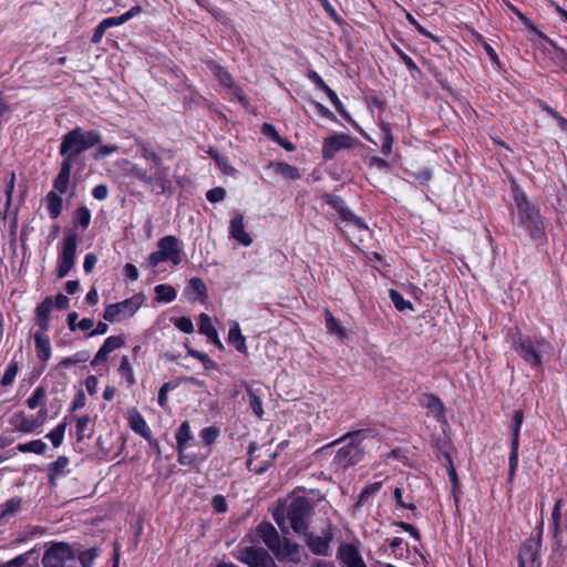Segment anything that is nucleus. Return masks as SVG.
<instances>
[{
  "instance_id": "nucleus-1",
  "label": "nucleus",
  "mask_w": 567,
  "mask_h": 567,
  "mask_svg": "<svg viewBox=\"0 0 567 567\" xmlns=\"http://www.w3.org/2000/svg\"><path fill=\"white\" fill-rule=\"evenodd\" d=\"M507 341L519 358L537 372L543 371L544 362L554 353V347L548 340L524 334L519 329H509Z\"/></svg>"
},
{
  "instance_id": "nucleus-2",
  "label": "nucleus",
  "mask_w": 567,
  "mask_h": 567,
  "mask_svg": "<svg viewBox=\"0 0 567 567\" xmlns=\"http://www.w3.org/2000/svg\"><path fill=\"white\" fill-rule=\"evenodd\" d=\"M102 143V135L95 130H83L79 126L62 136L59 153L63 161L74 165L78 157L85 151Z\"/></svg>"
},
{
  "instance_id": "nucleus-3",
  "label": "nucleus",
  "mask_w": 567,
  "mask_h": 567,
  "mask_svg": "<svg viewBox=\"0 0 567 567\" xmlns=\"http://www.w3.org/2000/svg\"><path fill=\"white\" fill-rule=\"evenodd\" d=\"M372 430H358L348 432L342 437L336 440L334 442L326 445L323 449H328L332 445H337L342 442H347L343 446H341L333 458V464L338 468H348L358 464L364 454V450L361 446L363 440L372 436Z\"/></svg>"
},
{
  "instance_id": "nucleus-4",
  "label": "nucleus",
  "mask_w": 567,
  "mask_h": 567,
  "mask_svg": "<svg viewBox=\"0 0 567 567\" xmlns=\"http://www.w3.org/2000/svg\"><path fill=\"white\" fill-rule=\"evenodd\" d=\"M257 536L280 561L297 564L300 561V546L287 538H281L271 523L264 522L256 529Z\"/></svg>"
},
{
  "instance_id": "nucleus-5",
  "label": "nucleus",
  "mask_w": 567,
  "mask_h": 567,
  "mask_svg": "<svg viewBox=\"0 0 567 567\" xmlns=\"http://www.w3.org/2000/svg\"><path fill=\"white\" fill-rule=\"evenodd\" d=\"M514 202L517 209L518 224L522 225L533 239L544 236V223L536 204L528 200L523 190L514 192Z\"/></svg>"
},
{
  "instance_id": "nucleus-6",
  "label": "nucleus",
  "mask_w": 567,
  "mask_h": 567,
  "mask_svg": "<svg viewBox=\"0 0 567 567\" xmlns=\"http://www.w3.org/2000/svg\"><path fill=\"white\" fill-rule=\"evenodd\" d=\"M44 567H79L75 550L66 543L51 545L42 557Z\"/></svg>"
},
{
  "instance_id": "nucleus-7",
  "label": "nucleus",
  "mask_w": 567,
  "mask_h": 567,
  "mask_svg": "<svg viewBox=\"0 0 567 567\" xmlns=\"http://www.w3.org/2000/svg\"><path fill=\"white\" fill-rule=\"evenodd\" d=\"M144 300L143 293H135L121 302L111 303L105 307L103 318L110 322H120L131 318L142 307Z\"/></svg>"
},
{
  "instance_id": "nucleus-8",
  "label": "nucleus",
  "mask_w": 567,
  "mask_h": 567,
  "mask_svg": "<svg viewBox=\"0 0 567 567\" xmlns=\"http://www.w3.org/2000/svg\"><path fill=\"white\" fill-rule=\"evenodd\" d=\"M543 537V524L535 535H530L520 546L518 554L519 567H540V548Z\"/></svg>"
},
{
  "instance_id": "nucleus-9",
  "label": "nucleus",
  "mask_w": 567,
  "mask_h": 567,
  "mask_svg": "<svg viewBox=\"0 0 567 567\" xmlns=\"http://www.w3.org/2000/svg\"><path fill=\"white\" fill-rule=\"evenodd\" d=\"M311 514L310 503L305 498L293 499L287 508V518L297 534L308 530V517Z\"/></svg>"
},
{
  "instance_id": "nucleus-10",
  "label": "nucleus",
  "mask_w": 567,
  "mask_h": 567,
  "mask_svg": "<svg viewBox=\"0 0 567 567\" xmlns=\"http://www.w3.org/2000/svg\"><path fill=\"white\" fill-rule=\"evenodd\" d=\"M78 236L68 233L63 238L62 251L58 259V277L64 278L75 264Z\"/></svg>"
},
{
  "instance_id": "nucleus-11",
  "label": "nucleus",
  "mask_w": 567,
  "mask_h": 567,
  "mask_svg": "<svg viewBox=\"0 0 567 567\" xmlns=\"http://www.w3.org/2000/svg\"><path fill=\"white\" fill-rule=\"evenodd\" d=\"M238 559L249 567H277L272 557L261 547L249 546L240 549Z\"/></svg>"
},
{
  "instance_id": "nucleus-12",
  "label": "nucleus",
  "mask_w": 567,
  "mask_h": 567,
  "mask_svg": "<svg viewBox=\"0 0 567 567\" xmlns=\"http://www.w3.org/2000/svg\"><path fill=\"white\" fill-rule=\"evenodd\" d=\"M303 535L306 536V544L312 554L318 556L330 555V544L333 538L331 528L322 530L320 536L308 532Z\"/></svg>"
},
{
  "instance_id": "nucleus-13",
  "label": "nucleus",
  "mask_w": 567,
  "mask_h": 567,
  "mask_svg": "<svg viewBox=\"0 0 567 567\" xmlns=\"http://www.w3.org/2000/svg\"><path fill=\"white\" fill-rule=\"evenodd\" d=\"M337 559L343 567H367L359 547L351 543H342L339 546Z\"/></svg>"
},
{
  "instance_id": "nucleus-14",
  "label": "nucleus",
  "mask_w": 567,
  "mask_h": 567,
  "mask_svg": "<svg viewBox=\"0 0 567 567\" xmlns=\"http://www.w3.org/2000/svg\"><path fill=\"white\" fill-rule=\"evenodd\" d=\"M353 138L348 134H336L324 140L322 145V156L326 159L334 157L336 153L342 148H352Z\"/></svg>"
},
{
  "instance_id": "nucleus-15",
  "label": "nucleus",
  "mask_w": 567,
  "mask_h": 567,
  "mask_svg": "<svg viewBox=\"0 0 567 567\" xmlns=\"http://www.w3.org/2000/svg\"><path fill=\"white\" fill-rule=\"evenodd\" d=\"M158 249L163 252L166 258L174 265H178L182 261V248L179 239L176 236L167 235L161 238L157 243Z\"/></svg>"
},
{
  "instance_id": "nucleus-16",
  "label": "nucleus",
  "mask_w": 567,
  "mask_h": 567,
  "mask_svg": "<svg viewBox=\"0 0 567 567\" xmlns=\"http://www.w3.org/2000/svg\"><path fill=\"white\" fill-rule=\"evenodd\" d=\"M169 168L167 166H157L155 172L151 174V183L147 185L152 186V190L157 194H164L172 189V182L168 177Z\"/></svg>"
},
{
  "instance_id": "nucleus-17",
  "label": "nucleus",
  "mask_w": 567,
  "mask_h": 567,
  "mask_svg": "<svg viewBox=\"0 0 567 567\" xmlns=\"http://www.w3.org/2000/svg\"><path fill=\"white\" fill-rule=\"evenodd\" d=\"M229 236L237 240L243 246H250L252 239L250 235L245 230L244 216L240 213H236L230 220Z\"/></svg>"
},
{
  "instance_id": "nucleus-18",
  "label": "nucleus",
  "mask_w": 567,
  "mask_h": 567,
  "mask_svg": "<svg viewBox=\"0 0 567 567\" xmlns=\"http://www.w3.org/2000/svg\"><path fill=\"white\" fill-rule=\"evenodd\" d=\"M123 344H124L123 337H121V336L109 337L104 341L102 347L99 349V351L96 352V354H95L94 359L92 360L91 364L95 365V364L104 362L107 359V355L112 351L121 348Z\"/></svg>"
},
{
  "instance_id": "nucleus-19",
  "label": "nucleus",
  "mask_w": 567,
  "mask_h": 567,
  "mask_svg": "<svg viewBox=\"0 0 567 567\" xmlns=\"http://www.w3.org/2000/svg\"><path fill=\"white\" fill-rule=\"evenodd\" d=\"M70 460L66 456H59L54 462L48 466L49 483L51 486H56V480L66 473V467Z\"/></svg>"
},
{
  "instance_id": "nucleus-20",
  "label": "nucleus",
  "mask_w": 567,
  "mask_h": 567,
  "mask_svg": "<svg viewBox=\"0 0 567 567\" xmlns=\"http://www.w3.org/2000/svg\"><path fill=\"white\" fill-rule=\"evenodd\" d=\"M72 166V164H69V161H62L61 163L60 172L53 182L54 189L60 194H64L68 190Z\"/></svg>"
},
{
  "instance_id": "nucleus-21",
  "label": "nucleus",
  "mask_w": 567,
  "mask_h": 567,
  "mask_svg": "<svg viewBox=\"0 0 567 567\" xmlns=\"http://www.w3.org/2000/svg\"><path fill=\"white\" fill-rule=\"evenodd\" d=\"M186 293L193 300L204 301L207 298V287L200 278H192L188 281Z\"/></svg>"
},
{
  "instance_id": "nucleus-22",
  "label": "nucleus",
  "mask_w": 567,
  "mask_h": 567,
  "mask_svg": "<svg viewBox=\"0 0 567 567\" xmlns=\"http://www.w3.org/2000/svg\"><path fill=\"white\" fill-rule=\"evenodd\" d=\"M128 422H130L131 429L135 433L142 435L145 439L150 437L151 430L147 426L144 417L141 415L140 412H137L136 410L131 411L130 416H128Z\"/></svg>"
},
{
  "instance_id": "nucleus-23",
  "label": "nucleus",
  "mask_w": 567,
  "mask_h": 567,
  "mask_svg": "<svg viewBox=\"0 0 567 567\" xmlns=\"http://www.w3.org/2000/svg\"><path fill=\"white\" fill-rule=\"evenodd\" d=\"M37 355L41 361H48L51 357L50 339L43 332L34 334Z\"/></svg>"
},
{
  "instance_id": "nucleus-24",
  "label": "nucleus",
  "mask_w": 567,
  "mask_h": 567,
  "mask_svg": "<svg viewBox=\"0 0 567 567\" xmlns=\"http://www.w3.org/2000/svg\"><path fill=\"white\" fill-rule=\"evenodd\" d=\"M269 167H271L277 175L282 176L287 181H295L300 178L299 169L288 163H270Z\"/></svg>"
},
{
  "instance_id": "nucleus-25",
  "label": "nucleus",
  "mask_w": 567,
  "mask_h": 567,
  "mask_svg": "<svg viewBox=\"0 0 567 567\" xmlns=\"http://www.w3.org/2000/svg\"><path fill=\"white\" fill-rule=\"evenodd\" d=\"M136 144L140 148L141 156L152 162L155 167L161 166L163 164V158L159 154L155 152V150L152 147V145L145 141L137 140Z\"/></svg>"
},
{
  "instance_id": "nucleus-26",
  "label": "nucleus",
  "mask_w": 567,
  "mask_h": 567,
  "mask_svg": "<svg viewBox=\"0 0 567 567\" xmlns=\"http://www.w3.org/2000/svg\"><path fill=\"white\" fill-rule=\"evenodd\" d=\"M53 302L51 298H45L35 309L38 317V324L45 331L49 328V316L52 310Z\"/></svg>"
},
{
  "instance_id": "nucleus-27",
  "label": "nucleus",
  "mask_w": 567,
  "mask_h": 567,
  "mask_svg": "<svg viewBox=\"0 0 567 567\" xmlns=\"http://www.w3.org/2000/svg\"><path fill=\"white\" fill-rule=\"evenodd\" d=\"M420 404L426 408L435 416H440L444 412L442 401L433 394H422L420 398Z\"/></svg>"
},
{
  "instance_id": "nucleus-28",
  "label": "nucleus",
  "mask_w": 567,
  "mask_h": 567,
  "mask_svg": "<svg viewBox=\"0 0 567 567\" xmlns=\"http://www.w3.org/2000/svg\"><path fill=\"white\" fill-rule=\"evenodd\" d=\"M228 342L233 344L237 351L239 352H246V339L241 334L239 324L237 322H234L228 332Z\"/></svg>"
},
{
  "instance_id": "nucleus-29",
  "label": "nucleus",
  "mask_w": 567,
  "mask_h": 567,
  "mask_svg": "<svg viewBox=\"0 0 567 567\" xmlns=\"http://www.w3.org/2000/svg\"><path fill=\"white\" fill-rule=\"evenodd\" d=\"M45 202L50 217L52 219L58 218L62 212V197L56 192L51 190L48 193Z\"/></svg>"
},
{
  "instance_id": "nucleus-30",
  "label": "nucleus",
  "mask_w": 567,
  "mask_h": 567,
  "mask_svg": "<svg viewBox=\"0 0 567 567\" xmlns=\"http://www.w3.org/2000/svg\"><path fill=\"white\" fill-rule=\"evenodd\" d=\"M175 437H176L178 450H184L185 445L194 439L188 421H184L179 425V427L176 431Z\"/></svg>"
},
{
  "instance_id": "nucleus-31",
  "label": "nucleus",
  "mask_w": 567,
  "mask_h": 567,
  "mask_svg": "<svg viewBox=\"0 0 567 567\" xmlns=\"http://www.w3.org/2000/svg\"><path fill=\"white\" fill-rule=\"evenodd\" d=\"M17 450L22 453L42 454L47 450V444L42 440H33L17 445Z\"/></svg>"
},
{
  "instance_id": "nucleus-32",
  "label": "nucleus",
  "mask_w": 567,
  "mask_h": 567,
  "mask_svg": "<svg viewBox=\"0 0 567 567\" xmlns=\"http://www.w3.org/2000/svg\"><path fill=\"white\" fill-rule=\"evenodd\" d=\"M157 301L172 302L176 298V290L169 285H157L155 287Z\"/></svg>"
},
{
  "instance_id": "nucleus-33",
  "label": "nucleus",
  "mask_w": 567,
  "mask_h": 567,
  "mask_svg": "<svg viewBox=\"0 0 567 567\" xmlns=\"http://www.w3.org/2000/svg\"><path fill=\"white\" fill-rule=\"evenodd\" d=\"M45 415H47V411L45 410H41L39 412V416L41 417V422H38L37 420H33V419H27V417L22 416L21 422L18 424L17 427L21 432L30 433V432H32L35 427H38L43 422V420L45 419Z\"/></svg>"
},
{
  "instance_id": "nucleus-34",
  "label": "nucleus",
  "mask_w": 567,
  "mask_h": 567,
  "mask_svg": "<svg viewBox=\"0 0 567 567\" xmlns=\"http://www.w3.org/2000/svg\"><path fill=\"white\" fill-rule=\"evenodd\" d=\"M524 414L522 410H516L513 414V435L511 445H519V431L523 424Z\"/></svg>"
},
{
  "instance_id": "nucleus-35",
  "label": "nucleus",
  "mask_w": 567,
  "mask_h": 567,
  "mask_svg": "<svg viewBox=\"0 0 567 567\" xmlns=\"http://www.w3.org/2000/svg\"><path fill=\"white\" fill-rule=\"evenodd\" d=\"M381 141H382L381 152H382V154L388 156L392 151V143H393V136H392L389 125L384 124L381 126Z\"/></svg>"
},
{
  "instance_id": "nucleus-36",
  "label": "nucleus",
  "mask_w": 567,
  "mask_h": 567,
  "mask_svg": "<svg viewBox=\"0 0 567 567\" xmlns=\"http://www.w3.org/2000/svg\"><path fill=\"white\" fill-rule=\"evenodd\" d=\"M91 221V212L86 206L79 207L74 213V223L86 229Z\"/></svg>"
},
{
  "instance_id": "nucleus-37",
  "label": "nucleus",
  "mask_w": 567,
  "mask_h": 567,
  "mask_svg": "<svg viewBox=\"0 0 567 567\" xmlns=\"http://www.w3.org/2000/svg\"><path fill=\"white\" fill-rule=\"evenodd\" d=\"M276 456H277L276 453L269 454V460L262 462L261 464H255L254 460L249 458L247 461V468L257 475H261L268 470V467L271 465V463L274 462Z\"/></svg>"
},
{
  "instance_id": "nucleus-38",
  "label": "nucleus",
  "mask_w": 567,
  "mask_h": 567,
  "mask_svg": "<svg viewBox=\"0 0 567 567\" xmlns=\"http://www.w3.org/2000/svg\"><path fill=\"white\" fill-rule=\"evenodd\" d=\"M97 555L96 548H89L76 554L79 560V567H91Z\"/></svg>"
},
{
  "instance_id": "nucleus-39",
  "label": "nucleus",
  "mask_w": 567,
  "mask_h": 567,
  "mask_svg": "<svg viewBox=\"0 0 567 567\" xmlns=\"http://www.w3.org/2000/svg\"><path fill=\"white\" fill-rule=\"evenodd\" d=\"M45 403V390L42 386H38L32 395L27 400V404L31 410L37 409Z\"/></svg>"
},
{
  "instance_id": "nucleus-40",
  "label": "nucleus",
  "mask_w": 567,
  "mask_h": 567,
  "mask_svg": "<svg viewBox=\"0 0 567 567\" xmlns=\"http://www.w3.org/2000/svg\"><path fill=\"white\" fill-rule=\"evenodd\" d=\"M389 296H390V299L393 302L394 307L399 311H404L406 309H410V310L413 309L412 303L410 301L405 300L399 291L391 289L389 292Z\"/></svg>"
},
{
  "instance_id": "nucleus-41",
  "label": "nucleus",
  "mask_w": 567,
  "mask_h": 567,
  "mask_svg": "<svg viewBox=\"0 0 567 567\" xmlns=\"http://www.w3.org/2000/svg\"><path fill=\"white\" fill-rule=\"evenodd\" d=\"M66 429V423L62 422L59 425H56L50 433L47 435L54 447H58L62 444L64 433Z\"/></svg>"
},
{
  "instance_id": "nucleus-42",
  "label": "nucleus",
  "mask_w": 567,
  "mask_h": 567,
  "mask_svg": "<svg viewBox=\"0 0 567 567\" xmlns=\"http://www.w3.org/2000/svg\"><path fill=\"white\" fill-rule=\"evenodd\" d=\"M118 372L124 377L130 385L135 383L134 373L128 360V357L123 355L121 359Z\"/></svg>"
},
{
  "instance_id": "nucleus-43",
  "label": "nucleus",
  "mask_w": 567,
  "mask_h": 567,
  "mask_svg": "<svg viewBox=\"0 0 567 567\" xmlns=\"http://www.w3.org/2000/svg\"><path fill=\"white\" fill-rule=\"evenodd\" d=\"M382 487V482H374L367 485L360 493L358 504H364L372 495L377 494Z\"/></svg>"
},
{
  "instance_id": "nucleus-44",
  "label": "nucleus",
  "mask_w": 567,
  "mask_h": 567,
  "mask_svg": "<svg viewBox=\"0 0 567 567\" xmlns=\"http://www.w3.org/2000/svg\"><path fill=\"white\" fill-rule=\"evenodd\" d=\"M340 215V218L344 221H349V223H352L357 228L359 229H365L367 226L365 224L363 223V220L355 216L350 209H348L347 207L339 213Z\"/></svg>"
},
{
  "instance_id": "nucleus-45",
  "label": "nucleus",
  "mask_w": 567,
  "mask_h": 567,
  "mask_svg": "<svg viewBox=\"0 0 567 567\" xmlns=\"http://www.w3.org/2000/svg\"><path fill=\"white\" fill-rule=\"evenodd\" d=\"M128 175L143 182L144 184L151 183V174L137 164H133L128 169Z\"/></svg>"
},
{
  "instance_id": "nucleus-46",
  "label": "nucleus",
  "mask_w": 567,
  "mask_h": 567,
  "mask_svg": "<svg viewBox=\"0 0 567 567\" xmlns=\"http://www.w3.org/2000/svg\"><path fill=\"white\" fill-rule=\"evenodd\" d=\"M96 150L92 154L94 159L104 158L111 154L117 153L118 147L116 145H102L101 143L96 145Z\"/></svg>"
},
{
  "instance_id": "nucleus-47",
  "label": "nucleus",
  "mask_w": 567,
  "mask_h": 567,
  "mask_svg": "<svg viewBox=\"0 0 567 567\" xmlns=\"http://www.w3.org/2000/svg\"><path fill=\"white\" fill-rule=\"evenodd\" d=\"M21 498L14 497L3 504L2 516L14 515L21 508Z\"/></svg>"
},
{
  "instance_id": "nucleus-48",
  "label": "nucleus",
  "mask_w": 567,
  "mask_h": 567,
  "mask_svg": "<svg viewBox=\"0 0 567 567\" xmlns=\"http://www.w3.org/2000/svg\"><path fill=\"white\" fill-rule=\"evenodd\" d=\"M248 395H249V404L252 410V412L258 416L261 417L262 415V403L260 398L251 390L248 389Z\"/></svg>"
},
{
  "instance_id": "nucleus-49",
  "label": "nucleus",
  "mask_w": 567,
  "mask_h": 567,
  "mask_svg": "<svg viewBox=\"0 0 567 567\" xmlns=\"http://www.w3.org/2000/svg\"><path fill=\"white\" fill-rule=\"evenodd\" d=\"M215 330L212 319L206 313H200L198 318V331L202 334H206Z\"/></svg>"
},
{
  "instance_id": "nucleus-50",
  "label": "nucleus",
  "mask_w": 567,
  "mask_h": 567,
  "mask_svg": "<svg viewBox=\"0 0 567 567\" xmlns=\"http://www.w3.org/2000/svg\"><path fill=\"white\" fill-rule=\"evenodd\" d=\"M218 434H219L218 429H216L214 426H208L200 431V437L205 442L206 445L213 444L216 441Z\"/></svg>"
},
{
  "instance_id": "nucleus-51",
  "label": "nucleus",
  "mask_w": 567,
  "mask_h": 567,
  "mask_svg": "<svg viewBox=\"0 0 567 567\" xmlns=\"http://www.w3.org/2000/svg\"><path fill=\"white\" fill-rule=\"evenodd\" d=\"M174 326L185 333H192L194 331L193 321L188 317H179L175 319Z\"/></svg>"
},
{
  "instance_id": "nucleus-52",
  "label": "nucleus",
  "mask_w": 567,
  "mask_h": 567,
  "mask_svg": "<svg viewBox=\"0 0 567 567\" xmlns=\"http://www.w3.org/2000/svg\"><path fill=\"white\" fill-rule=\"evenodd\" d=\"M17 373H18V365H17V363H11L7 368V370H6V372H4L3 377H2L1 384L3 386H8V385L12 384L14 379H16V377H17Z\"/></svg>"
},
{
  "instance_id": "nucleus-53",
  "label": "nucleus",
  "mask_w": 567,
  "mask_h": 567,
  "mask_svg": "<svg viewBox=\"0 0 567 567\" xmlns=\"http://www.w3.org/2000/svg\"><path fill=\"white\" fill-rule=\"evenodd\" d=\"M327 94V96L329 97V100L331 101V103L334 105L336 110L338 111V113L340 115H342L343 117H348V113L343 106V104L341 103V101L339 100L338 95L336 94V92L331 89H329L327 92H324Z\"/></svg>"
},
{
  "instance_id": "nucleus-54",
  "label": "nucleus",
  "mask_w": 567,
  "mask_h": 567,
  "mask_svg": "<svg viewBox=\"0 0 567 567\" xmlns=\"http://www.w3.org/2000/svg\"><path fill=\"white\" fill-rule=\"evenodd\" d=\"M89 359V354L86 352H78L73 357L64 358L60 365L62 367H70L72 364L85 362Z\"/></svg>"
},
{
  "instance_id": "nucleus-55",
  "label": "nucleus",
  "mask_w": 567,
  "mask_h": 567,
  "mask_svg": "<svg viewBox=\"0 0 567 567\" xmlns=\"http://www.w3.org/2000/svg\"><path fill=\"white\" fill-rule=\"evenodd\" d=\"M226 196V190L223 187H214L206 193V198L210 203L221 202Z\"/></svg>"
},
{
  "instance_id": "nucleus-56",
  "label": "nucleus",
  "mask_w": 567,
  "mask_h": 567,
  "mask_svg": "<svg viewBox=\"0 0 567 567\" xmlns=\"http://www.w3.org/2000/svg\"><path fill=\"white\" fill-rule=\"evenodd\" d=\"M187 352L193 358L199 360L204 364V367L206 369H208L210 365L214 364V362L210 360V358L206 353H203V352L197 351V350L192 349V348H188Z\"/></svg>"
},
{
  "instance_id": "nucleus-57",
  "label": "nucleus",
  "mask_w": 567,
  "mask_h": 567,
  "mask_svg": "<svg viewBox=\"0 0 567 567\" xmlns=\"http://www.w3.org/2000/svg\"><path fill=\"white\" fill-rule=\"evenodd\" d=\"M393 497L396 502V504L403 508H408V509H411V511H414L415 509V505L413 503H405L403 501V491L402 488L400 487H395L394 491H393Z\"/></svg>"
},
{
  "instance_id": "nucleus-58",
  "label": "nucleus",
  "mask_w": 567,
  "mask_h": 567,
  "mask_svg": "<svg viewBox=\"0 0 567 567\" xmlns=\"http://www.w3.org/2000/svg\"><path fill=\"white\" fill-rule=\"evenodd\" d=\"M393 49L410 70L419 71V68L415 64V62L406 53H404L398 45H393Z\"/></svg>"
},
{
  "instance_id": "nucleus-59",
  "label": "nucleus",
  "mask_w": 567,
  "mask_h": 567,
  "mask_svg": "<svg viewBox=\"0 0 567 567\" xmlns=\"http://www.w3.org/2000/svg\"><path fill=\"white\" fill-rule=\"evenodd\" d=\"M308 79L323 92H327L330 89L316 71H309Z\"/></svg>"
},
{
  "instance_id": "nucleus-60",
  "label": "nucleus",
  "mask_w": 567,
  "mask_h": 567,
  "mask_svg": "<svg viewBox=\"0 0 567 567\" xmlns=\"http://www.w3.org/2000/svg\"><path fill=\"white\" fill-rule=\"evenodd\" d=\"M261 132L277 143H281V137L278 134L276 127L269 123H265L261 127Z\"/></svg>"
},
{
  "instance_id": "nucleus-61",
  "label": "nucleus",
  "mask_w": 567,
  "mask_h": 567,
  "mask_svg": "<svg viewBox=\"0 0 567 567\" xmlns=\"http://www.w3.org/2000/svg\"><path fill=\"white\" fill-rule=\"evenodd\" d=\"M327 203L338 213L346 208L343 199L336 195H327Z\"/></svg>"
},
{
  "instance_id": "nucleus-62",
  "label": "nucleus",
  "mask_w": 567,
  "mask_h": 567,
  "mask_svg": "<svg viewBox=\"0 0 567 567\" xmlns=\"http://www.w3.org/2000/svg\"><path fill=\"white\" fill-rule=\"evenodd\" d=\"M326 326L330 332H336L339 334H344L343 329L339 326L336 318H333L330 313H328L326 319Z\"/></svg>"
},
{
  "instance_id": "nucleus-63",
  "label": "nucleus",
  "mask_w": 567,
  "mask_h": 567,
  "mask_svg": "<svg viewBox=\"0 0 567 567\" xmlns=\"http://www.w3.org/2000/svg\"><path fill=\"white\" fill-rule=\"evenodd\" d=\"M92 195L97 200H104L109 196V188L104 184L96 185L92 189Z\"/></svg>"
},
{
  "instance_id": "nucleus-64",
  "label": "nucleus",
  "mask_w": 567,
  "mask_h": 567,
  "mask_svg": "<svg viewBox=\"0 0 567 567\" xmlns=\"http://www.w3.org/2000/svg\"><path fill=\"white\" fill-rule=\"evenodd\" d=\"M214 509L218 513H225L227 511V503L224 496L216 495L212 499Z\"/></svg>"
}]
</instances>
